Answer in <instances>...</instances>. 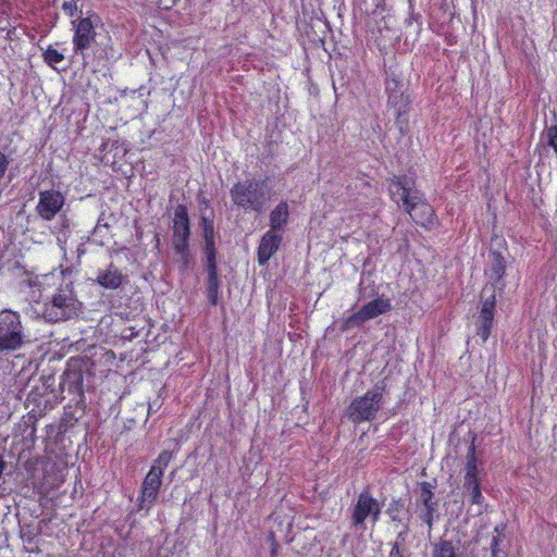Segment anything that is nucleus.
<instances>
[{
	"label": "nucleus",
	"instance_id": "f257e3e1",
	"mask_svg": "<svg viewBox=\"0 0 557 557\" xmlns=\"http://www.w3.org/2000/svg\"><path fill=\"white\" fill-rule=\"evenodd\" d=\"M73 52L82 57L86 64L104 65L113 58V42L109 35L101 37L97 28L102 26L97 13H89L71 22Z\"/></svg>",
	"mask_w": 557,
	"mask_h": 557
},
{
	"label": "nucleus",
	"instance_id": "f03ea898",
	"mask_svg": "<svg viewBox=\"0 0 557 557\" xmlns=\"http://www.w3.org/2000/svg\"><path fill=\"white\" fill-rule=\"evenodd\" d=\"M388 182L391 195H400L405 211L416 224L429 231L438 225L433 207L426 201L422 193L411 188L414 184L412 178L407 175H395Z\"/></svg>",
	"mask_w": 557,
	"mask_h": 557
},
{
	"label": "nucleus",
	"instance_id": "7ed1b4c3",
	"mask_svg": "<svg viewBox=\"0 0 557 557\" xmlns=\"http://www.w3.org/2000/svg\"><path fill=\"white\" fill-rule=\"evenodd\" d=\"M230 196L233 205L238 209L261 213L271 199V188L267 178H245L233 184Z\"/></svg>",
	"mask_w": 557,
	"mask_h": 557
},
{
	"label": "nucleus",
	"instance_id": "20e7f679",
	"mask_svg": "<svg viewBox=\"0 0 557 557\" xmlns=\"http://www.w3.org/2000/svg\"><path fill=\"white\" fill-rule=\"evenodd\" d=\"M385 393L384 382L375 384L372 389L351 400L346 409V416L355 424L374 420L384 405Z\"/></svg>",
	"mask_w": 557,
	"mask_h": 557
},
{
	"label": "nucleus",
	"instance_id": "39448f33",
	"mask_svg": "<svg viewBox=\"0 0 557 557\" xmlns=\"http://www.w3.org/2000/svg\"><path fill=\"white\" fill-rule=\"evenodd\" d=\"M26 342L21 314L11 309L0 311V352L18 350Z\"/></svg>",
	"mask_w": 557,
	"mask_h": 557
},
{
	"label": "nucleus",
	"instance_id": "423d86ee",
	"mask_svg": "<svg viewBox=\"0 0 557 557\" xmlns=\"http://www.w3.org/2000/svg\"><path fill=\"white\" fill-rule=\"evenodd\" d=\"M81 302L72 290L60 289L42 308V317L49 322H60L78 315Z\"/></svg>",
	"mask_w": 557,
	"mask_h": 557
},
{
	"label": "nucleus",
	"instance_id": "0eeeda50",
	"mask_svg": "<svg viewBox=\"0 0 557 557\" xmlns=\"http://www.w3.org/2000/svg\"><path fill=\"white\" fill-rule=\"evenodd\" d=\"M172 230L173 249L181 257L183 268L186 269L189 264L190 221L184 205H178L175 208Z\"/></svg>",
	"mask_w": 557,
	"mask_h": 557
},
{
	"label": "nucleus",
	"instance_id": "6e6552de",
	"mask_svg": "<svg viewBox=\"0 0 557 557\" xmlns=\"http://www.w3.org/2000/svg\"><path fill=\"white\" fill-rule=\"evenodd\" d=\"M382 506L373 497L370 487H366L357 497V502L351 509L350 523L354 528H363L369 518L373 524L381 519Z\"/></svg>",
	"mask_w": 557,
	"mask_h": 557
},
{
	"label": "nucleus",
	"instance_id": "1a4fd4ad",
	"mask_svg": "<svg viewBox=\"0 0 557 557\" xmlns=\"http://www.w3.org/2000/svg\"><path fill=\"white\" fill-rule=\"evenodd\" d=\"M392 310L389 298L379 296L364 304L357 312L347 317L341 324V331L346 332L363 324L366 321L377 318Z\"/></svg>",
	"mask_w": 557,
	"mask_h": 557
},
{
	"label": "nucleus",
	"instance_id": "9d476101",
	"mask_svg": "<svg viewBox=\"0 0 557 557\" xmlns=\"http://www.w3.org/2000/svg\"><path fill=\"white\" fill-rule=\"evenodd\" d=\"M466 474L463 487L469 492L470 503L473 505H483L484 496L481 492V480L479 478L478 457L475 445L472 442L466 455Z\"/></svg>",
	"mask_w": 557,
	"mask_h": 557
},
{
	"label": "nucleus",
	"instance_id": "9b49d317",
	"mask_svg": "<svg viewBox=\"0 0 557 557\" xmlns=\"http://www.w3.org/2000/svg\"><path fill=\"white\" fill-rule=\"evenodd\" d=\"M384 88L387 97V107L395 111L396 119L399 120L410 109V99L403 91V82L399 75H396L394 72L388 73L384 82Z\"/></svg>",
	"mask_w": 557,
	"mask_h": 557
},
{
	"label": "nucleus",
	"instance_id": "f8f14e48",
	"mask_svg": "<svg viewBox=\"0 0 557 557\" xmlns=\"http://www.w3.org/2000/svg\"><path fill=\"white\" fill-rule=\"evenodd\" d=\"M65 205L64 195L57 189H46L38 194L36 212L44 221H52Z\"/></svg>",
	"mask_w": 557,
	"mask_h": 557
},
{
	"label": "nucleus",
	"instance_id": "ddd939ff",
	"mask_svg": "<svg viewBox=\"0 0 557 557\" xmlns=\"http://www.w3.org/2000/svg\"><path fill=\"white\" fill-rule=\"evenodd\" d=\"M161 472L157 469H150L146 474L137 497V510H150L154 505L159 491L162 485Z\"/></svg>",
	"mask_w": 557,
	"mask_h": 557
},
{
	"label": "nucleus",
	"instance_id": "4468645a",
	"mask_svg": "<svg viewBox=\"0 0 557 557\" xmlns=\"http://www.w3.org/2000/svg\"><path fill=\"white\" fill-rule=\"evenodd\" d=\"M283 242V236L280 233L273 231H267L260 242L257 249V260L258 264L263 267L268 264L270 259L276 253L281 244Z\"/></svg>",
	"mask_w": 557,
	"mask_h": 557
},
{
	"label": "nucleus",
	"instance_id": "2eb2a0df",
	"mask_svg": "<svg viewBox=\"0 0 557 557\" xmlns=\"http://www.w3.org/2000/svg\"><path fill=\"white\" fill-rule=\"evenodd\" d=\"M491 262L488 268L485 270V275L488 278V286L502 289L504 284L502 280L506 273V260L499 251H491Z\"/></svg>",
	"mask_w": 557,
	"mask_h": 557
},
{
	"label": "nucleus",
	"instance_id": "dca6fc26",
	"mask_svg": "<svg viewBox=\"0 0 557 557\" xmlns=\"http://www.w3.org/2000/svg\"><path fill=\"white\" fill-rule=\"evenodd\" d=\"M96 282L103 288L117 289L127 282V275L111 262L107 269L99 271Z\"/></svg>",
	"mask_w": 557,
	"mask_h": 557
},
{
	"label": "nucleus",
	"instance_id": "f3484780",
	"mask_svg": "<svg viewBox=\"0 0 557 557\" xmlns=\"http://www.w3.org/2000/svg\"><path fill=\"white\" fill-rule=\"evenodd\" d=\"M289 220V206L287 201L281 200L269 214L270 230L278 233L283 231Z\"/></svg>",
	"mask_w": 557,
	"mask_h": 557
},
{
	"label": "nucleus",
	"instance_id": "a211bd4d",
	"mask_svg": "<svg viewBox=\"0 0 557 557\" xmlns=\"http://www.w3.org/2000/svg\"><path fill=\"white\" fill-rule=\"evenodd\" d=\"M494 317L495 313L487 311V309L480 310V315L476 322V335L481 338L482 343H485L491 335Z\"/></svg>",
	"mask_w": 557,
	"mask_h": 557
},
{
	"label": "nucleus",
	"instance_id": "6ab92c4d",
	"mask_svg": "<svg viewBox=\"0 0 557 557\" xmlns=\"http://www.w3.org/2000/svg\"><path fill=\"white\" fill-rule=\"evenodd\" d=\"M435 484L429 481L419 483V503L422 507L437 506L438 503L435 499Z\"/></svg>",
	"mask_w": 557,
	"mask_h": 557
},
{
	"label": "nucleus",
	"instance_id": "aec40b11",
	"mask_svg": "<svg viewBox=\"0 0 557 557\" xmlns=\"http://www.w3.org/2000/svg\"><path fill=\"white\" fill-rule=\"evenodd\" d=\"M432 557H460L451 541L440 540L433 545Z\"/></svg>",
	"mask_w": 557,
	"mask_h": 557
},
{
	"label": "nucleus",
	"instance_id": "412c9836",
	"mask_svg": "<svg viewBox=\"0 0 557 557\" xmlns=\"http://www.w3.org/2000/svg\"><path fill=\"white\" fill-rule=\"evenodd\" d=\"M360 10L367 15H382L386 11L385 0H361Z\"/></svg>",
	"mask_w": 557,
	"mask_h": 557
},
{
	"label": "nucleus",
	"instance_id": "4be33fe9",
	"mask_svg": "<svg viewBox=\"0 0 557 557\" xmlns=\"http://www.w3.org/2000/svg\"><path fill=\"white\" fill-rule=\"evenodd\" d=\"M481 298L483 299L481 309H487V311L495 313L496 287H490L488 284H486L482 290Z\"/></svg>",
	"mask_w": 557,
	"mask_h": 557
},
{
	"label": "nucleus",
	"instance_id": "5701e85b",
	"mask_svg": "<svg viewBox=\"0 0 557 557\" xmlns=\"http://www.w3.org/2000/svg\"><path fill=\"white\" fill-rule=\"evenodd\" d=\"M42 59L47 65L52 69H57V65L64 61V54L54 49L52 46H48L42 52Z\"/></svg>",
	"mask_w": 557,
	"mask_h": 557
},
{
	"label": "nucleus",
	"instance_id": "b1692460",
	"mask_svg": "<svg viewBox=\"0 0 557 557\" xmlns=\"http://www.w3.org/2000/svg\"><path fill=\"white\" fill-rule=\"evenodd\" d=\"M406 537L407 532H399L396 540L391 543V550L388 553V557H405L406 554Z\"/></svg>",
	"mask_w": 557,
	"mask_h": 557
},
{
	"label": "nucleus",
	"instance_id": "393cba45",
	"mask_svg": "<svg viewBox=\"0 0 557 557\" xmlns=\"http://www.w3.org/2000/svg\"><path fill=\"white\" fill-rule=\"evenodd\" d=\"M220 280L219 277H208L207 298L211 306L215 307L219 301Z\"/></svg>",
	"mask_w": 557,
	"mask_h": 557
},
{
	"label": "nucleus",
	"instance_id": "a878e982",
	"mask_svg": "<svg viewBox=\"0 0 557 557\" xmlns=\"http://www.w3.org/2000/svg\"><path fill=\"white\" fill-rule=\"evenodd\" d=\"M172 458L173 454L170 450H162L150 469H157V471L159 470L161 475H163L164 469L169 466Z\"/></svg>",
	"mask_w": 557,
	"mask_h": 557
},
{
	"label": "nucleus",
	"instance_id": "bb28decb",
	"mask_svg": "<svg viewBox=\"0 0 557 557\" xmlns=\"http://www.w3.org/2000/svg\"><path fill=\"white\" fill-rule=\"evenodd\" d=\"M494 535L492 537L491 542V553L492 557H498L499 554V545L504 541L505 534H504V527L496 525L494 528Z\"/></svg>",
	"mask_w": 557,
	"mask_h": 557
},
{
	"label": "nucleus",
	"instance_id": "cd10ccee",
	"mask_svg": "<svg viewBox=\"0 0 557 557\" xmlns=\"http://www.w3.org/2000/svg\"><path fill=\"white\" fill-rule=\"evenodd\" d=\"M436 510L437 506L423 507L419 513L420 519L428 525L429 532L433 529Z\"/></svg>",
	"mask_w": 557,
	"mask_h": 557
},
{
	"label": "nucleus",
	"instance_id": "c85d7f7f",
	"mask_svg": "<svg viewBox=\"0 0 557 557\" xmlns=\"http://www.w3.org/2000/svg\"><path fill=\"white\" fill-rule=\"evenodd\" d=\"M405 507L401 498H393L388 505L387 513L393 521H400L399 512Z\"/></svg>",
	"mask_w": 557,
	"mask_h": 557
},
{
	"label": "nucleus",
	"instance_id": "c756f323",
	"mask_svg": "<svg viewBox=\"0 0 557 557\" xmlns=\"http://www.w3.org/2000/svg\"><path fill=\"white\" fill-rule=\"evenodd\" d=\"M546 144L552 147L557 156V125L546 127L544 131Z\"/></svg>",
	"mask_w": 557,
	"mask_h": 557
},
{
	"label": "nucleus",
	"instance_id": "7c9ffc66",
	"mask_svg": "<svg viewBox=\"0 0 557 557\" xmlns=\"http://www.w3.org/2000/svg\"><path fill=\"white\" fill-rule=\"evenodd\" d=\"M208 277H219L216 259H206Z\"/></svg>",
	"mask_w": 557,
	"mask_h": 557
},
{
	"label": "nucleus",
	"instance_id": "2f4dec72",
	"mask_svg": "<svg viewBox=\"0 0 557 557\" xmlns=\"http://www.w3.org/2000/svg\"><path fill=\"white\" fill-rule=\"evenodd\" d=\"M63 12L70 16L73 17L77 12V5L75 0L64 1L62 4Z\"/></svg>",
	"mask_w": 557,
	"mask_h": 557
},
{
	"label": "nucleus",
	"instance_id": "473e14b6",
	"mask_svg": "<svg viewBox=\"0 0 557 557\" xmlns=\"http://www.w3.org/2000/svg\"><path fill=\"white\" fill-rule=\"evenodd\" d=\"M205 255L206 259H216V248L214 240L205 242Z\"/></svg>",
	"mask_w": 557,
	"mask_h": 557
},
{
	"label": "nucleus",
	"instance_id": "72a5a7b5",
	"mask_svg": "<svg viewBox=\"0 0 557 557\" xmlns=\"http://www.w3.org/2000/svg\"><path fill=\"white\" fill-rule=\"evenodd\" d=\"M268 541H269V542H270V544H271L270 557H277V555H278L280 544H278V542L276 541V537H275V533H274V532H270V534H269V536H268Z\"/></svg>",
	"mask_w": 557,
	"mask_h": 557
},
{
	"label": "nucleus",
	"instance_id": "f704fd0d",
	"mask_svg": "<svg viewBox=\"0 0 557 557\" xmlns=\"http://www.w3.org/2000/svg\"><path fill=\"white\" fill-rule=\"evenodd\" d=\"M205 235V242L207 240H214V231L212 224H208L205 226L203 230Z\"/></svg>",
	"mask_w": 557,
	"mask_h": 557
}]
</instances>
